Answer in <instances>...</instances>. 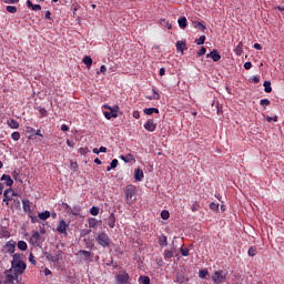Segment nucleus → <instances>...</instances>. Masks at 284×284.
Segmentation results:
<instances>
[{
  "label": "nucleus",
  "mask_w": 284,
  "mask_h": 284,
  "mask_svg": "<svg viewBox=\"0 0 284 284\" xmlns=\"http://www.w3.org/2000/svg\"><path fill=\"white\" fill-rule=\"evenodd\" d=\"M19 278V274L14 273L13 275H7V283H14Z\"/></svg>",
  "instance_id": "obj_36"
},
{
  "label": "nucleus",
  "mask_w": 284,
  "mask_h": 284,
  "mask_svg": "<svg viewBox=\"0 0 284 284\" xmlns=\"http://www.w3.org/2000/svg\"><path fill=\"white\" fill-rule=\"evenodd\" d=\"M139 283H142V284H150V277L145 276V275H141L139 277Z\"/></svg>",
  "instance_id": "obj_38"
},
{
  "label": "nucleus",
  "mask_w": 284,
  "mask_h": 284,
  "mask_svg": "<svg viewBox=\"0 0 284 284\" xmlns=\"http://www.w3.org/2000/svg\"><path fill=\"white\" fill-rule=\"evenodd\" d=\"M144 176H145V174L143 173V170H141V169H135L134 170V179H135V181H143Z\"/></svg>",
  "instance_id": "obj_16"
},
{
  "label": "nucleus",
  "mask_w": 284,
  "mask_h": 284,
  "mask_svg": "<svg viewBox=\"0 0 284 284\" xmlns=\"http://www.w3.org/2000/svg\"><path fill=\"white\" fill-rule=\"evenodd\" d=\"M29 261H30L31 265H37V260H34V254L30 253Z\"/></svg>",
  "instance_id": "obj_55"
},
{
  "label": "nucleus",
  "mask_w": 284,
  "mask_h": 284,
  "mask_svg": "<svg viewBox=\"0 0 284 284\" xmlns=\"http://www.w3.org/2000/svg\"><path fill=\"white\" fill-rule=\"evenodd\" d=\"M43 255L45 256L47 261L52 262V254H50L49 252H44Z\"/></svg>",
  "instance_id": "obj_59"
},
{
  "label": "nucleus",
  "mask_w": 284,
  "mask_h": 284,
  "mask_svg": "<svg viewBox=\"0 0 284 284\" xmlns=\"http://www.w3.org/2000/svg\"><path fill=\"white\" fill-rule=\"evenodd\" d=\"M120 159L124 161V163H130L131 161H134V155L129 153L126 155H121Z\"/></svg>",
  "instance_id": "obj_26"
},
{
  "label": "nucleus",
  "mask_w": 284,
  "mask_h": 284,
  "mask_svg": "<svg viewBox=\"0 0 284 284\" xmlns=\"http://www.w3.org/2000/svg\"><path fill=\"white\" fill-rule=\"evenodd\" d=\"M22 209L27 214H32V202L30 200H22Z\"/></svg>",
  "instance_id": "obj_13"
},
{
  "label": "nucleus",
  "mask_w": 284,
  "mask_h": 284,
  "mask_svg": "<svg viewBox=\"0 0 284 284\" xmlns=\"http://www.w3.org/2000/svg\"><path fill=\"white\" fill-rule=\"evenodd\" d=\"M196 45H203L205 43V36H201L199 39L195 40Z\"/></svg>",
  "instance_id": "obj_46"
},
{
  "label": "nucleus",
  "mask_w": 284,
  "mask_h": 284,
  "mask_svg": "<svg viewBox=\"0 0 284 284\" xmlns=\"http://www.w3.org/2000/svg\"><path fill=\"white\" fill-rule=\"evenodd\" d=\"M210 210H212L213 212H219V203L212 202L210 204Z\"/></svg>",
  "instance_id": "obj_48"
},
{
  "label": "nucleus",
  "mask_w": 284,
  "mask_h": 284,
  "mask_svg": "<svg viewBox=\"0 0 284 284\" xmlns=\"http://www.w3.org/2000/svg\"><path fill=\"white\" fill-rule=\"evenodd\" d=\"M207 274H209L207 270H202V271H200L199 276H200V278H205V276H207Z\"/></svg>",
  "instance_id": "obj_53"
},
{
  "label": "nucleus",
  "mask_w": 284,
  "mask_h": 284,
  "mask_svg": "<svg viewBox=\"0 0 284 284\" xmlns=\"http://www.w3.org/2000/svg\"><path fill=\"white\" fill-rule=\"evenodd\" d=\"M11 139H12L13 141H19V139H21V133H19L18 131L13 132V133L11 134Z\"/></svg>",
  "instance_id": "obj_45"
},
{
  "label": "nucleus",
  "mask_w": 284,
  "mask_h": 284,
  "mask_svg": "<svg viewBox=\"0 0 284 284\" xmlns=\"http://www.w3.org/2000/svg\"><path fill=\"white\" fill-rule=\"evenodd\" d=\"M144 130H146L148 132H154L156 130V123L152 119H149L144 123Z\"/></svg>",
  "instance_id": "obj_10"
},
{
  "label": "nucleus",
  "mask_w": 284,
  "mask_h": 284,
  "mask_svg": "<svg viewBox=\"0 0 284 284\" xmlns=\"http://www.w3.org/2000/svg\"><path fill=\"white\" fill-rule=\"evenodd\" d=\"M235 54L237 57H241L243 54V42H239V44L235 48Z\"/></svg>",
  "instance_id": "obj_31"
},
{
  "label": "nucleus",
  "mask_w": 284,
  "mask_h": 284,
  "mask_svg": "<svg viewBox=\"0 0 284 284\" xmlns=\"http://www.w3.org/2000/svg\"><path fill=\"white\" fill-rule=\"evenodd\" d=\"M174 256V252L171 250H165L164 251V260L165 261H171Z\"/></svg>",
  "instance_id": "obj_29"
},
{
  "label": "nucleus",
  "mask_w": 284,
  "mask_h": 284,
  "mask_svg": "<svg viewBox=\"0 0 284 284\" xmlns=\"http://www.w3.org/2000/svg\"><path fill=\"white\" fill-rule=\"evenodd\" d=\"M270 100L268 99H262L260 101V105H262V108H267V105H270Z\"/></svg>",
  "instance_id": "obj_47"
},
{
  "label": "nucleus",
  "mask_w": 284,
  "mask_h": 284,
  "mask_svg": "<svg viewBox=\"0 0 284 284\" xmlns=\"http://www.w3.org/2000/svg\"><path fill=\"white\" fill-rule=\"evenodd\" d=\"M207 59H212L213 61H221V54L216 49L211 51L210 53L206 54Z\"/></svg>",
  "instance_id": "obj_14"
},
{
  "label": "nucleus",
  "mask_w": 284,
  "mask_h": 284,
  "mask_svg": "<svg viewBox=\"0 0 284 284\" xmlns=\"http://www.w3.org/2000/svg\"><path fill=\"white\" fill-rule=\"evenodd\" d=\"M266 121L268 122V123H272V121H274L275 123H276V121H278V116H274V118H271V116H267L266 118Z\"/></svg>",
  "instance_id": "obj_56"
},
{
  "label": "nucleus",
  "mask_w": 284,
  "mask_h": 284,
  "mask_svg": "<svg viewBox=\"0 0 284 284\" xmlns=\"http://www.w3.org/2000/svg\"><path fill=\"white\" fill-rule=\"evenodd\" d=\"M95 241L101 247H110V243H112V240H110V236L105 232L99 233Z\"/></svg>",
  "instance_id": "obj_3"
},
{
  "label": "nucleus",
  "mask_w": 284,
  "mask_h": 284,
  "mask_svg": "<svg viewBox=\"0 0 284 284\" xmlns=\"http://www.w3.org/2000/svg\"><path fill=\"white\" fill-rule=\"evenodd\" d=\"M90 214H91L92 216H99V207L92 206V207L90 209Z\"/></svg>",
  "instance_id": "obj_43"
},
{
  "label": "nucleus",
  "mask_w": 284,
  "mask_h": 284,
  "mask_svg": "<svg viewBox=\"0 0 284 284\" xmlns=\"http://www.w3.org/2000/svg\"><path fill=\"white\" fill-rule=\"evenodd\" d=\"M178 23L180 26V28L182 30H185L187 28V18L185 17H181L179 20H178Z\"/></svg>",
  "instance_id": "obj_21"
},
{
  "label": "nucleus",
  "mask_w": 284,
  "mask_h": 284,
  "mask_svg": "<svg viewBox=\"0 0 284 284\" xmlns=\"http://www.w3.org/2000/svg\"><path fill=\"white\" fill-rule=\"evenodd\" d=\"M199 207H201L199 205V202H195L193 205H192V212H197Z\"/></svg>",
  "instance_id": "obj_58"
},
{
  "label": "nucleus",
  "mask_w": 284,
  "mask_h": 284,
  "mask_svg": "<svg viewBox=\"0 0 284 284\" xmlns=\"http://www.w3.org/2000/svg\"><path fill=\"white\" fill-rule=\"evenodd\" d=\"M247 254H248V256H256V254H258V250L256 248V246H251L248 248Z\"/></svg>",
  "instance_id": "obj_37"
},
{
  "label": "nucleus",
  "mask_w": 284,
  "mask_h": 284,
  "mask_svg": "<svg viewBox=\"0 0 284 284\" xmlns=\"http://www.w3.org/2000/svg\"><path fill=\"white\" fill-rule=\"evenodd\" d=\"M116 281L120 284H126L128 281H130V274L122 272L119 275H116Z\"/></svg>",
  "instance_id": "obj_11"
},
{
  "label": "nucleus",
  "mask_w": 284,
  "mask_h": 284,
  "mask_svg": "<svg viewBox=\"0 0 284 284\" xmlns=\"http://www.w3.org/2000/svg\"><path fill=\"white\" fill-rule=\"evenodd\" d=\"M77 168H79V164L77 162H71V169L73 172H77Z\"/></svg>",
  "instance_id": "obj_62"
},
{
  "label": "nucleus",
  "mask_w": 284,
  "mask_h": 284,
  "mask_svg": "<svg viewBox=\"0 0 284 284\" xmlns=\"http://www.w3.org/2000/svg\"><path fill=\"white\" fill-rule=\"evenodd\" d=\"M7 124L9 128H11V130H19V123L14 119L8 120Z\"/></svg>",
  "instance_id": "obj_22"
},
{
  "label": "nucleus",
  "mask_w": 284,
  "mask_h": 284,
  "mask_svg": "<svg viewBox=\"0 0 284 284\" xmlns=\"http://www.w3.org/2000/svg\"><path fill=\"white\" fill-rule=\"evenodd\" d=\"M12 262H11V265L12 264H14V263H22L23 261H21V254H19V253H14L13 255H12Z\"/></svg>",
  "instance_id": "obj_33"
},
{
  "label": "nucleus",
  "mask_w": 284,
  "mask_h": 284,
  "mask_svg": "<svg viewBox=\"0 0 284 284\" xmlns=\"http://www.w3.org/2000/svg\"><path fill=\"white\" fill-rule=\"evenodd\" d=\"M26 132H27V134H30L29 139H32L36 133V130L32 126H27Z\"/></svg>",
  "instance_id": "obj_39"
},
{
  "label": "nucleus",
  "mask_w": 284,
  "mask_h": 284,
  "mask_svg": "<svg viewBox=\"0 0 284 284\" xmlns=\"http://www.w3.org/2000/svg\"><path fill=\"white\" fill-rule=\"evenodd\" d=\"M143 112H144V114L150 116L152 114H159V109L158 108H148V109H144Z\"/></svg>",
  "instance_id": "obj_23"
},
{
  "label": "nucleus",
  "mask_w": 284,
  "mask_h": 284,
  "mask_svg": "<svg viewBox=\"0 0 284 284\" xmlns=\"http://www.w3.org/2000/svg\"><path fill=\"white\" fill-rule=\"evenodd\" d=\"M153 94L152 95H146V99L149 101H159L161 99V94L158 93L156 89H152Z\"/></svg>",
  "instance_id": "obj_18"
},
{
  "label": "nucleus",
  "mask_w": 284,
  "mask_h": 284,
  "mask_svg": "<svg viewBox=\"0 0 284 284\" xmlns=\"http://www.w3.org/2000/svg\"><path fill=\"white\" fill-rule=\"evenodd\" d=\"M78 255L83 258V261H87V263H92L94 256L92 255V252L85 251V250H80L78 252Z\"/></svg>",
  "instance_id": "obj_7"
},
{
  "label": "nucleus",
  "mask_w": 284,
  "mask_h": 284,
  "mask_svg": "<svg viewBox=\"0 0 284 284\" xmlns=\"http://www.w3.org/2000/svg\"><path fill=\"white\" fill-rule=\"evenodd\" d=\"M104 223H106L111 230H114V226L116 225V215L111 213L110 216L104 220Z\"/></svg>",
  "instance_id": "obj_9"
},
{
  "label": "nucleus",
  "mask_w": 284,
  "mask_h": 284,
  "mask_svg": "<svg viewBox=\"0 0 284 284\" xmlns=\"http://www.w3.org/2000/svg\"><path fill=\"white\" fill-rule=\"evenodd\" d=\"M6 252L8 254H14L17 250V242L14 240H9L4 245Z\"/></svg>",
  "instance_id": "obj_8"
},
{
  "label": "nucleus",
  "mask_w": 284,
  "mask_h": 284,
  "mask_svg": "<svg viewBox=\"0 0 284 284\" xmlns=\"http://www.w3.org/2000/svg\"><path fill=\"white\" fill-rule=\"evenodd\" d=\"M244 69L245 70H252V62H245L244 63Z\"/></svg>",
  "instance_id": "obj_61"
},
{
  "label": "nucleus",
  "mask_w": 284,
  "mask_h": 284,
  "mask_svg": "<svg viewBox=\"0 0 284 284\" xmlns=\"http://www.w3.org/2000/svg\"><path fill=\"white\" fill-rule=\"evenodd\" d=\"M12 196H17V192H14V190H12V187L7 189L3 192V203H6V205H10V201H12Z\"/></svg>",
  "instance_id": "obj_6"
},
{
  "label": "nucleus",
  "mask_w": 284,
  "mask_h": 284,
  "mask_svg": "<svg viewBox=\"0 0 284 284\" xmlns=\"http://www.w3.org/2000/svg\"><path fill=\"white\" fill-rule=\"evenodd\" d=\"M17 245L18 248L21 250V252H26V250H28V243H26V241H19Z\"/></svg>",
  "instance_id": "obj_32"
},
{
  "label": "nucleus",
  "mask_w": 284,
  "mask_h": 284,
  "mask_svg": "<svg viewBox=\"0 0 284 284\" xmlns=\"http://www.w3.org/2000/svg\"><path fill=\"white\" fill-rule=\"evenodd\" d=\"M211 278L215 284L225 283L227 280V272L223 270L215 271Z\"/></svg>",
  "instance_id": "obj_2"
},
{
  "label": "nucleus",
  "mask_w": 284,
  "mask_h": 284,
  "mask_svg": "<svg viewBox=\"0 0 284 284\" xmlns=\"http://www.w3.org/2000/svg\"><path fill=\"white\" fill-rule=\"evenodd\" d=\"M61 258H63V255L61 254V251H58L55 255H52L51 263H58Z\"/></svg>",
  "instance_id": "obj_27"
},
{
  "label": "nucleus",
  "mask_w": 284,
  "mask_h": 284,
  "mask_svg": "<svg viewBox=\"0 0 284 284\" xmlns=\"http://www.w3.org/2000/svg\"><path fill=\"white\" fill-rule=\"evenodd\" d=\"M176 50H178V52H183V50H187V44H185V42H183V41H178Z\"/></svg>",
  "instance_id": "obj_25"
},
{
  "label": "nucleus",
  "mask_w": 284,
  "mask_h": 284,
  "mask_svg": "<svg viewBox=\"0 0 284 284\" xmlns=\"http://www.w3.org/2000/svg\"><path fill=\"white\" fill-rule=\"evenodd\" d=\"M119 165V160L114 159L111 161L110 166L106 168V172H110V170H114Z\"/></svg>",
  "instance_id": "obj_35"
},
{
  "label": "nucleus",
  "mask_w": 284,
  "mask_h": 284,
  "mask_svg": "<svg viewBox=\"0 0 284 284\" xmlns=\"http://www.w3.org/2000/svg\"><path fill=\"white\" fill-rule=\"evenodd\" d=\"M11 176L14 181H18L19 183L23 184V180H21V171L19 170L12 171Z\"/></svg>",
  "instance_id": "obj_17"
},
{
  "label": "nucleus",
  "mask_w": 284,
  "mask_h": 284,
  "mask_svg": "<svg viewBox=\"0 0 284 284\" xmlns=\"http://www.w3.org/2000/svg\"><path fill=\"white\" fill-rule=\"evenodd\" d=\"M263 87H264V91H265L267 94H270V92H272V82L265 81L264 84H263Z\"/></svg>",
  "instance_id": "obj_34"
},
{
  "label": "nucleus",
  "mask_w": 284,
  "mask_h": 284,
  "mask_svg": "<svg viewBox=\"0 0 284 284\" xmlns=\"http://www.w3.org/2000/svg\"><path fill=\"white\" fill-rule=\"evenodd\" d=\"M175 278H176L175 280L176 283H180V284H183L185 283V281H187V278H185V275L183 273H178Z\"/></svg>",
  "instance_id": "obj_28"
},
{
  "label": "nucleus",
  "mask_w": 284,
  "mask_h": 284,
  "mask_svg": "<svg viewBox=\"0 0 284 284\" xmlns=\"http://www.w3.org/2000/svg\"><path fill=\"white\" fill-rule=\"evenodd\" d=\"M1 181L6 182V186L7 187H12V185L14 184V181L12 180V178L8 174H2L1 176Z\"/></svg>",
  "instance_id": "obj_15"
},
{
  "label": "nucleus",
  "mask_w": 284,
  "mask_h": 284,
  "mask_svg": "<svg viewBox=\"0 0 284 284\" xmlns=\"http://www.w3.org/2000/svg\"><path fill=\"white\" fill-rule=\"evenodd\" d=\"M125 193V199H126V203H132V197L134 196V194H136V186L130 184L125 187L124 190Z\"/></svg>",
  "instance_id": "obj_4"
},
{
  "label": "nucleus",
  "mask_w": 284,
  "mask_h": 284,
  "mask_svg": "<svg viewBox=\"0 0 284 284\" xmlns=\"http://www.w3.org/2000/svg\"><path fill=\"white\" fill-rule=\"evenodd\" d=\"M11 267L16 274L21 276V274L26 272V268L28 267V265H26L24 262H17L14 264H11Z\"/></svg>",
  "instance_id": "obj_5"
},
{
  "label": "nucleus",
  "mask_w": 284,
  "mask_h": 284,
  "mask_svg": "<svg viewBox=\"0 0 284 284\" xmlns=\"http://www.w3.org/2000/svg\"><path fill=\"white\" fill-rule=\"evenodd\" d=\"M69 224L61 220L57 226L59 234H65L68 232Z\"/></svg>",
  "instance_id": "obj_12"
},
{
  "label": "nucleus",
  "mask_w": 284,
  "mask_h": 284,
  "mask_svg": "<svg viewBox=\"0 0 284 284\" xmlns=\"http://www.w3.org/2000/svg\"><path fill=\"white\" fill-rule=\"evenodd\" d=\"M1 236H3V239H10V231L7 230H2L0 232Z\"/></svg>",
  "instance_id": "obj_51"
},
{
  "label": "nucleus",
  "mask_w": 284,
  "mask_h": 284,
  "mask_svg": "<svg viewBox=\"0 0 284 284\" xmlns=\"http://www.w3.org/2000/svg\"><path fill=\"white\" fill-rule=\"evenodd\" d=\"M82 62L87 64L88 70H90V68H92V58L91 57L85 55L83 58Z\"/></svg>",
  "instance_id": "obj_30"
},
{
  "label": "nucleus",
  "mask_w": 284,
  "mask_h": 284,
  "mask_svg": "<svg viewBox=\"0 0 284 284\" xmlns=\"http://www.w3.org/2000/svg\"><path fill=\"white\" fill-rule=\"evenodd\" d=\"M205 52H207V49H205V47H202L199 51H197V57H203L205 54Z\"/></svg>",
  "instance_id": "obj_52"
},
{
  "label": "nucleus",
  "mask_w": 284,
  "mask_h": 284,
  "mask_svg": "<svg viewBox=\"0 0 284 284\" xmlns=\"http://www.w3.org/2000/svg\"><path fill=\"white\" fill-rule=\"evenodd\" d=\"M67 145L69 148H74V142L70 141L69 139L67 140Z\"/></svg>",
  "instance_id": "obj_63"
},
{
  "label": "nucleus",
  "mask_w": 284,
  "mask_h": 284,
  "mask_svg": "<svg viewBox=\"0 0 284 284\" xmlns=\"http://www.w3.org/2000/svg\"><path fill=\"white\" fill-rule=\"evenodd\" d=\"M4 3H19V0H3Z\"/></svg>",
  "instance_id": "obj_64"
},
{
  "label": "nucleus",
  "mask_w": 284,
  "mask_h": 284,
  "mask_svg": "<svg viewBox=\"0 0 284 284\" xmlns=\"http://www.w3.org/2000/svg\"><path fill=\"white\" fill-rule=\"evenodd\" d=\"M6 10H7V12H10V14L17 13V7H14V6H7Z\"/></svg>",
  "instance_id": "obj_41"
},
{
  "label": "nucleus",
  "mask_w": 284,
  "mask_h": 284,
  "mask_svg": "<svg viewBox=\"0 0 284 284\" xmlns=\"http://www.w3.org/2000/svg\"><path fill=\"white\" fill-rule=\"evenodd\" d=\"M39 113L41 116H48V111L43 108L39 110Z\"/></svg>",
  "instance_id": "obj_57"
},
{
  "label": "nucleus",
  "mask_w": 284,
  "mask_h": 284,
  "mask_svg": "<svg viewBox=\"0 0 284 284\" xmlns=\"http://www.w3.org/2000/svg\"><path fill=\"white\" fill-rule=\"evenodd\" d=\"M158 243L161 247H168V236L165 235H160L158 239Z\"/></svg>",
  "instance_id": "obj_19"
},
{
  "label": "nucleus",
  "mask_w": 284,
  "mask_h": 284,
  "mask_svg": "<svg viewBox=\"0 0 284 284\" xmlns=\"http://www.w3.org/2000/svg\"><path fill=\"white\" fill-rule=\"evenodd\" d=\"M79 154H82L83 156H85V154H88V152H90V149L88 148H80L78 150Z\"/></svg>",
  "instance_id": "obj_49"
},
{
  "label": "nucleus",
  "mask_w": 284,
  "mask_h": 284,
  "mask_svg": "<svg viewBox=\"0 0 284 284\" xmlns=\"http://www.w3.org/2000/svg\"><path fill=\"white\" fill-rule=\"evenodd\" d=\"M89 227H97V219L89 220Z\"/></svg>",
  "instance_id": "obj_54"
},
{
  "label": "nucleus",
  "mask_w": 284,
  "mask_h": 284,
  "mask_svg": "<svg viewBox=\"0 0 284 284\" xmlns=\"http://www.w3.org/2000/svg\"><path fill=\"white\" fill-rule=\"evenodd\" d=\"M27 8H29L30 10H33L34 12L41 10L40 4H34L30 0L27 1Z\"/></svg>",
  "instance_id": "obj_20"
},
{
  "label": "nucleus",
  "mask_w": 284,
  "mask_h": 284,
  "mask_svg": "<svg viewBox=\"0 0 284 284\" xmlns=\"http://www.w3.org/2000/svg\"><path fill=\"white\" fill-rule=\"evenodd\" d=\"M32 240L36 241V243H39V241H41V234H39V232H34L32 234Z\"/></svg>",
  "instance_id": "obj_44"
},
{
  "label": "nucleus",
  "mask_w": 284,
  "mask_h": 284,
  "mask_svg": "<svg viewBox=\"0 0 284 284\" xmlns=\"http://www.w3.org/2000/svg\"><path fill=\"white\" fill-rule=\"evenodd\" d=\"M50 216H51L50 211H44V212L38 214V217L40 219V221H48V219H50Z\"/></svg>",
  "instance_id": "obj_24"
},
{
  "label": "nucleus",
  "mask_w": 284,
  "mask_h": 284,
  "mask_svg": "<svg viewBox=\"0 0 284 284\" xmlns=\"http://www.w3.org/2000/svg\"><path fill=\"white\" fill-rule=\"evenodd\" d=\"M161 219H163V221H168V219H170V211L163 210L161 212Z\"/></svg>",
  "instance_id": "obj_40"
},
{
  "label": "nucleus",
  "mask_w": 284,
  "mask_h": 284,
  "mask_svg": "<svg viewBox=\"0 0 284 284\" xmlns=\"http://www.w3.org/2000/svg\"><path fill=\"white\" fill-rule=\"evenodd\" d=\"M195 28H199L201 32H205V30H207V27H205V24L202 22H195Z\"/></svg>",
  "instance_id": "obj_42"
},
{
  "label": "nucleus",
  "mask_w": 284,
  "mask_h": 284,
  "mask_svg": "<svg viewBox=\"0 0 284 284\" xmlns=\"http://www.w3.org/2000/svg\"><path fill=\"white\" fill-rule=\"evenodd\" d=\"M180 252H181L182 256H190V250L189 248L181 247Z\"/></svg>",
  "instance_id": "obj_50"
},
{
  "label": "nucleus",
  "mask_w": 284,
  "mask_h": 284,
  "mask_svg": "<svg viewBox=\"0 0 284 284\" xmlns=\"http://www.w3.org/2000/svg\"><path fill=\"white\" fill-rule=\"evenodd\" d=\"M102 108H104V110H109L103 112V115L108 121H110V119L119 118V105L110 106V104H103Z\"/></svg>",
  "instance_id": "obj_1"
},
{
  "label": "nucleus",
  "mask_w": 284,
  "mask_h": 284,
  "mask_svg": "<svg viewBox=\"0 0 284 284\" xmlns=\"http://www.w3.org/2000/svg\"><path fill=\"white\" fill-rule=\"evenodd\" d=\"M61 130H62V132H69L70 131V126H68V124H62L61 125Z\"/></svg>",
  "instance_id": "obj_60"
}]
</instances>
